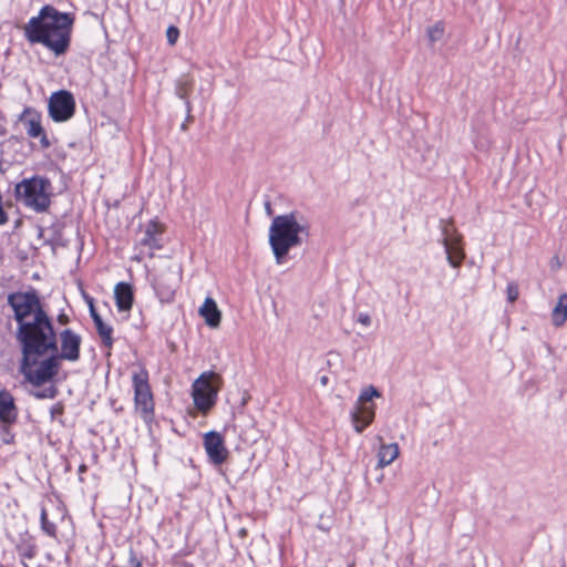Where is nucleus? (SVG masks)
Returning a JSON list of instances; mask_svg holds the SVG:
<instances>
[{
    "label": "nucleus",
    "mask_w": 567,
    "mask_h": 567,
    "mask_svg": "<svg viewBox=\"0 0 567 567\" xmlns=\"http://www.w3.org/2000/svg\"><path fill=\"white\" fill-rule=\"evenodd\" d=\"M7 302L18 324L16 340L21 349L23 367L29 364L32 354H47L49 350H56V331L38 290L30 288L11 292Z\"/></svg>",
    "instance_id": "f257e3e1"
},
{
    "label": "nucleus",
    "mask_w": 567,
    "mask_h": 567,
    "mask_svg": "<svg viewBox=\"0 0 567 567\" xmlns=\"http://www.w3.org/2000/svg\"><path fill=\"white\" fill-rule=\"evenodd\" d=\"M74 16L61 12L52 4L43 6L22 28L30 44H42L55 56L64 55L71 45Z\"/></svg>",
    "instance_id": "f03ea898"
},
{
    "label": "nucleus",
    "mask_w": 567,
    "mask_h": 567,
    "mask_svg": "<svg viewBox=\"0 0 567 567\" xmlns=\"http://www.w3.org/2000/svg\"><path fill=\"white\" fill-rule=\"evenodd\" d=\"M60 351L56 346V350H49L47 354H32L25 367H23V357L21 358L19 371L29 383L41 386L58 374L60 360L74 362L80 359L82 343L80 334L71 329H64L60 332Z\"/></svg>",
    "instance_id": "7ed1b4c3"
},
{
    "label": "nucleus",
    "mask_w": 567,
    "mask_h": 567,
    "mask_svg": "<svg viewBox=\"0 0 567 567\" xmlns=\"http://www.w3.org/2000/svg\"><path fill=\"white\" fill-rule=\"evenodd\" d=\"M309 235V223L300 212L292 210L275 216L269 227L268 239L276 262L282 265L290 249L301 246Z\"/></svg>",
    "instance_id": "20e7f679"
},
{
    "label": "nucleus",
    "mask_w": 567,
    "mask_h": 567,
    "mask_svg": "<svg viewBox=\"0 0 567 567\" xmlns=\"http://www.w3.org/2000/svg\"><path fill=\"white\" fill-rule=\"evenodd\" d=\"M52 183L41 175L23 178L16 184L14 198L37 214L47 213L52 204Z\"/></svg>",
    "instance_id": "39448f33"
},
{
    "label": "nucleus",
    "mask_w": 567,
    "mask_h": 567,
    "mask_svg": "<svg viewBox=\"0 0 567 567\" xmlns=\"http://www.w3.org/2000/svg\"><path fill=\"white\" fill-rule=\"evenodd\" d=\"M148 380L150 374L145 368H141L132 375L135 410L146 422L154 417V398Z\"/></svg>",
    "instance_id": "423d86ee"
},
{
    "label": "nucleus",
    "mask_w": 567,
    "mask_h": 567,
    "mask_svg": "<svg viewBox=\"0 0 567 567\" xmlns=\"http://www.w3.org/2000/svg\"><path fill=\"white\" fill-rule=\"evenodd\" d=\"M380 396L381 392L373 385L361 391L357 404L350 413L357 433H362L373 422L377 406L372 400Z\"/></svg>",
    "instance_id": "0eeeda50"
},
{
    "label": "nucleus",
    "mask_w": 567,
    "mask_h": 567,
    "mask_svg": "<svg viewBox=\"0 0 567 567\" xmlns=\"http://www.w3.org/2000/svg\"><path fill=\"white\" fill-rule=\"evenodd\" d=\"M440 227L442 231L441 243L445 248L447 262L453 268H460L465 258L463 236L455 228L452 218L441 219Z\"/></svg>",
    "instance_id": "6e6552de"
},
{
    "label": "nucleus",
    "mask_w": 567,
    "mask_h": 567,
    "mask_svg": "<svg viewBox=\"0 0 567 567\" xmlns=\"http://www.w3.org/2000/svg\"><path fill=\"white\" fill-rule=\"evenodd\" d=\"M75 99L68 90L53 92L48 101V113L55 123H63L71 120L75 114Z\"/></svg>",
    "instance_id": "1a4fd4ad"
},
{
    "label": "nucleus",
    "mask_w": 567,
    "mask_h": 567,
    "mask_svg": "<svg viewBox=\"0 0 567 567\" xmlns=\"http://www.w3.org/2000/svg\"><path fill=\"white\" fill-rule=\"evenodd\" d=\"M18 122L24 125L29 137L40 140L41 148L48 150L51 147L52 143L42 126V115L38 110L25 106L22 113L19 114Z\"/></svg>",
    "instance_id": "9d476101"
},
{
    "label": "nucleus",
    "mask_w": 567,
    "mask_h": 567,
    "mask_svg": "<svg viewBox=\"0 0 567 567\" xmlns=\"http://www.w3.org/2000/svg\"><path fill=\"white\" fill-rule=\"evenodd\" d=\"M178 285L179 271L173 267L161 269L153 281V288L161 302H172Z\"/></svg>",
    "instance_id": "9b49d317"
},
{
    "label": "nucleus",
    "mask_w": 567,
    "mask_h": 567,
    "mask_svg": "<svg viewBox=\"0 0 567 567\" xmlns=\"http://www.w3.org/2000/svg\"><path fill=\"white\" fill-rule=\"evenodd\" d=\"M164 231L165 227L157 220H150L143 230V236L138 240L137 245L141 248L147 249L150 257L154 256L155 250H159L164 247Z\"/></svg>",
    "instance_id": "f8f14e48"
},
{
    "label": "nucleus",
    "mask_w": 567,
    "mask_h": 567,
    "mask_svg": "<svg viewBox=\"0 0 567 567\" xmlns=\"http://www.w3.org/2000/svg\"><path fill=\"white\" fill-rule=\"evenodd\" d=\"M216 398L217 392L205 375L202 374L193 384V399L195 406L199 411L206 412L215 405Z\"/></svg>",
    "instance_id": "ddd939ff"
},
{
    "label": "nucleus",
    "mask_w": 567,
    "mask_h": 567,
    "mask_svg": "<svg viewBox=\"0 0 567 567\" xmlns=\"http://www.w3.org/2000/svg\"><path fill=\"white\" fill-rule=\"evenodd\" d=\"M204 447L209 457V461L215 465L223 464L228 457V450L225 446V441L221 434L210 431L204 436Z\"/></svg>",
    "instance_id": "4468645a"
},
{
    "label": "nucleus",
    "mask_w": 567,
    "mask_h": 567,
    "mask_svg": "<svg viewBox=\"0 0 567 567\" xmlns=\"http://www.w3.org/2000/svg\"><path fill=\"white\" fill-rule=\"evenodd\" d=\"M114 298L117 310L121 312L131 311L134 303V289L128 282L121 281L114 287Z\"/></svg>",
    "instance_id": "2eb2a0df"
},
{
    "label": "nucleus",
    "mask_w": 567,
    "mask_h": 567,
    "mask_svg": "<svg viewBox=\"0 0 567 567\" xmlns=\"http://www.w3.org/2000/svg\"><path fill=\"white\" fill-rule=\"evenodd\" d=\"M18 419V409L12 394L7 390L0 391V422L14 424Z\"/></svg>",
    "instance_id": "dca6fc26"
},
{
    "label": "nucleus",
    "mask_w": 567,
    "mask_h": 567,
    "mask_svg": "<svg viewBox=\"0 0 567 567\" xmlns=\"http://www.w3.org/2000/svg\"><path fill=\"white\" fill-rule=\"evenodd\" d=\"M199 315L204 318L207 326L210 328H217L220 324L221 312L217 307L216 301L207 297L199 308Z\"/></svg>",
    "instance_id": "f3484780"
},
{
    "label": "nucleus",
    "mask_w": 567,
    "mask_h": 567,
    "mask_svg": "<svg viewBox=\"0 0 567 567\" xmlns=\"http://www.w3.org/2000/svg\"><path fill=\"white\" fill-rule=\"evenodd\" d=\"M16 549L21 557L32 559L37 555L34 538L27 532L24 534H20L16 544Z\"/></svg>",
    "instance_id": "a211bd4d"
},
{
    "label": "nucleus",
    "mask_w": 567,
    "mask_h": 567,
    "mask_svg": "<svg viewBox=\"0 0 567 567\" xmlns=\"http://www.w3.org/2000/svg\"><path fill=\"white\" fill-rule=\"evenodd\" d=\"M567 320V293L559 296L551 312V321L555 327H561Z\"/></svg>",
    "instance_id": "6ab92c4d"
},
{
    "label": "nucleus",
    "mask_w": 567,
    "mask_h": 567,
    "mask_svg": "<svg viewBox=\"0 0 567 567\" xmlns=\"http://www.w3.org/2000/svg\"><path fill=\"white\" fill-rule=\"evenodd\" d=\"M378 456L380 467L391 464L399 456V445L396 443L382 444Z\"/></svg>",
    "instance_id": "aec40b11"
},
{
    "label": "nucleus",
    "mask_w": 567,
    "mask_h": 567,
    "mask_svg": "<svg viewBox=\"0 0 567 567\" xmlns=\"http://www.w3.org/2000/svg\"><path fill=\"white\" fill-rule=\"evenodd\" d=\"M95 326V329L97 331V334L100 336L101 340H102V344L109 349H111L113 347V343H114V339L112 337L113 334V328L106 323H104V321H100L97 323L94 324Z\"/></svg>",
    "instance_id": "412c9836"
},
{
    "label": "nucleus",
    "mask_w": 567,
    "mask_h": 567,
    "mask_svg": "<svg viewBox=\"0 0 567 567\" xmlns=\"http://www.w3.org/2000/svg\"><path fill=\"white\" fill-rule=\"evenodd\" d=\"M193 87V80L188 75H183L178 79L176 84V95L182 100H187Z\"/></svg>",
    "instance_id": "4be33fe9"
},
{
    "label": "nucleus",
    "mask_w": 567,
    "mask_h": 567,
    "mask_svg": "<svg viewBox=\"0 0 567 567\" xmlns=\"http://www.w3.org/2000/svg\"><path fill=\"white\" fill-rule=\"evenodd\" d=\"M41 529L50 537L56 538V526L48 519V513L44 507L41 509L40 515Z\"/></svg>",
    "instance_id": "5701e85b"
},
{
    "label": "nucleus",
    "mask_w": 567,
    "mask_h": 567,
    "mask_svg": "<svg viewBox=\"0 0 567 567\" xmlns=\"http://www.w3.org/2000/svg\"><path fill=\"white\" fill-rule=\"evenodd\" d=\"M444 34V25L442 22H436L427 29V37L431 43L440 41Z\"/></svg>",
    "instance_id": "b1692460"
},
{
    "label": "nucleus",
    "mask_w": 567,
    "mask_h": 567,
    "mask_svg": "<svg viewBox=\"0 0 567 567\" xmlns=\"http://www.w3.org/2000/svg\"><path fill=\"white\" fill-rule=\"evenodd\" d=\"M12 424H3L0 426L1 440L4 444H12L14 442V434L11 432Z\"/></svg>",
    "instance_id": "393cba45"
},
{
    "label": "nucleus",
    "mask_w": 567,
    "mask_h": 567,
    "mask_svg": "<svg viewBox=\"0 0 567 567\" xmlns=\"http://www.w3.org/2000/svg\"><path fill=\"white\" fill-rule=\"evenodd\" d=\"M507 293V300L509 302H515L518 299L519 291H518V285L516 282H508L506 288Z\"/></svg>",
    "instance_id": "a878e982"
},
{
    "label": "nucleus",
    "mask_w": 567,
    "mask_h": 567,
    "mask_svg": "<svg viewBox=\"0 0 567 567\" xmlns=\"http://www.w3.org/2000/svg\"><path fill=\"white\" fill-rule=\"evenodd\" d=\"M167 41L169 44H175L178 37H179V30L177 27L169 25L166 31Z\"/></svg>",
    "instance_id": "bb28decb"
},
{
    "label": "nucleus",
    "mask_w": 567,
    "mask_h": 567,
    "mask_svg": "<svg viewBox=\"0 0 567 567\" xmlns=\"http://www.w3.org/2000/svg\"><path fill=\"white\" fill-rule=\"evenodd\" d=\"M56 392H58L54 386H51V388L45 389V390H43L41 392H37L34 394V396L38 398V399H45V398L53 399V398H55Z\"/></svg>",
    "instance_id": "cd10ccee"
},
{
    "label": "nucleus",
    "mask_w": 567,
    "mask_h": 567,
    "mask_svg": "<svg viewBox=\"0 0 567 567\" xmlns=\"http://www.w3.org/2000/svg\"><path fill=\"white\" fill-rule=\"evenodd\" d=\"M89 310L94 324L103 320L102 317L97 313L92 299L89 301Z\"/></svg>",
    "instance_id": "c85d7f7f"
},
{
    "label": "nucleus",
    "mask_w": 567,
    "mask_h": 567,
    "mask_svg": "<svg viewBox=\"0 0 567 567\" xmlns=\"http://www.w3.org/2000/svg\"><path fill=\"white\" fill-rule=\"evenodd\" d=\"M89 310L94 324L103 320L102 317L97 313L92 299L89 301Z\"/></svg>",
    "instance_id": "c756f323"
},
{
    "label": "nucleus",
    "mask_w": 567,
    "mask_h": 567,
    "mask_svg": "<svg viewBox=\"0 0 567 567\" xmlns=\"http://www.w3.org/2000/svg\"><path fill=\"white\" fill-rule=\"evenodd\" d=\"M371 317L369 313L367 312H360L357 317V322L365 326V327H369L371 324Z\"/></svg>",
    "instance_id": "7c9ffc66"
},
{
    "label": "nucleus",
    "mask_w": 567,
    "mask_h": 567,
    "mask_svg": "<svg viewBox=\"0 0 567 567\" xmlns=\"http://www.w3.org/2000/svg\"><path fill=\"white\" fill-rule=\"evenodd\" d=\"M190 102L189 101H186V111H187V117H186V121L182 124L181 126V130L182 131H186L187 130V122L192 120V116H190Z\"/></svg>",
    "instance_id": "2f4dec72"
},
{
    "label": "nucleus",
    "mask_w": 567,
    "mask_h": 567,
    "mask_svg": "<svg viewBox=\"0 0 567 567\" xmlns=\"http://www.w3.org/2000/svg\"><path fill=\"white\" fill-rule=\"evenodd\" d=\"M8 214L6 213V210L3 209V206H2V199L0 200V225H4L8 223Z\"/></svg>",
    "instance_id": "473e14b6"
},
{
    "label": "nucleus",
    "mask_w": 567,
    "mask_h": 567,
    "mask_svg": "<svg viewBox=\"0 0 567 567\" xmlns=\"http://www.w3.org/2000/svg\"><path fill=\"white\" fill-rule=\"evenodd\" d=\"M56 321L60 323V324H68L70 322V317L64 313V312H61L58 315V318H56Z\"/></svg>",
    "instance_id": "72a5a7b5"
},
{
    "label": "nucleus",
    "mask_w": 567,
    "mask_h": 567,
    "mask_svg": "<svg viewBox=\"0 0 567 567\" xmlns=\"http://www.w3.org/2000/svg\"><path fill=\"white\" fill-rule=\"evenodd\" d=\"M63 413V406L61 404H56L51 409V415L54 417L56 414Z\"/></svg>",
    "instance_id": "f704fd0d"
},
{
    "label": "nucleus",
    "mask_w": 567,
    "mask_h": 567,
    "mask_svg": "<svg viewBox=\"0 0 567 567\" xmlns=\"http://www.w3.org/2000/svg\"><path fill=\"white\" fill-rule=\"evenodd\" d=\"M61 225H52L51 229L53 230L54 237L53 239H58L61 236Z\"/></svg>",
    "instance_id": "c9c22d12"
},
{
    "label": "nucleus",
    "mask_w": 567,
    "mask_h": 567,
    "mask_svg": "<svg viewBox=\"0 0 567 567\" xmlns=\"http://www.w3.org/2000/svg\"><path fill=\"white\" fill-rule=\"evenodd\" d=\"M87 471V466L85 464H81L79 466V474L82 475L83 473H85ZM80 481L83 482V478L82 476H80Z\"/></svg>",
    "instance_id": "e433bc0d"
},
{
    "label": "nucleus",
    "mask_w": 567,
    "mask_h": 567,
    "mask_svg": "<svg viewBox=\"0 0 567 567\" xmlns=\"http://www.w3.org/2000/svg\"><path fill=\"white\" fill-rule=\"evenodd\" d=\"M265 208H266V212L268 215H271L272 214V208H271V204L269 202H267L265 204Z\"/></svg>",
    "instance_id": "4c0bfd02"
},
{
    "label": "nucleus",
    "mask_w": 567,
    "mask_h": 567,
    "mask_svg": "<svg viewBox=\"0 0 567 567\" xmlns=\"http://www.w3.org/2000/svg\"><path fill=\"white\" fill-rule=\"evenodd\" d=\"M328 382H329V378H328L327 375H322V377L320 378V383H321L322 385H324V386H326V385L328 384Z\"/></svg>",
    "instance_id": "58836bf2"
},
{
    "label": "nucleus",
    "mask_w": 567,
    "mask_h": 567,
    "mask_svg": "<svg viewBox=\"0 0 567 567\" xmlns=\"http://www.w3.org/2000/svg\"><path fill=\"white\" fill-rule=\"evenodd\" d=\"M239 536L240 537H245L247 535V530L245 528H241L239 532H238Z\"/></svg>",
    "instance_id": "ea45409f"
}]
</instances>
